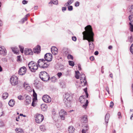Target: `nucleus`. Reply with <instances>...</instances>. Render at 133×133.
I'll return each mask as SVG.
<instances>
[{
	"label": "nucleus",
	"mask_w": 133,
	"mask_h": 133,
	"mask_svg": "<svg viewBox=\"0 0 133 133\" xmlns=\"http://www.w3.org/2000/svg\"><path fill=\"white\" fill-rule=\"evenodd\" d=\"M85 31L83 32V40H87L89 42V48L90 49L93 50L94 45L92 42L94 41V33L92 32V29L91 25H87L85 28Z\"/></svg>",
	"instance_id": "obj_1"
},
{
	"label": "nucleus",
	"mask_w": 133,
	"mask_h": 133,
	"mask_svg": "<svg viewBox=\"0 0 133 133\" xmlns=\"http://www.w3.org/2000/svg\"><path fill=\"white\" fill-rule=\"evenodd\" d=\"M45 59H39L37 63L38 66L41 68L45 69L48 68L50 64L49 62H50L52 60V55L49 53L45 54L44 56Z\"/></svg>",
	"instance_id": "obj_2"
},
{
	"label": "nucleus",
	"mask_w": 133,
	"mask_h": 133,
	"mask_svg": "<svg viewBox=\"0 0 133 133\" xmlns=\"http://www.w3.org/2000/svg\"><path fill=\"white\" fill-rule=\"evenodd\" d=\"M64 102L66 105V106L69 107L70 106V102L71 99L70 95L67 93L65 94L63 96Z\"/></svg>",
	"instance_id": "obj_3"
},
{
	"label": "nucleus",
	"mask_w": 133,
	"mask_h": 133,
	"mask_svg": "<svg viewBox=\"0 0 133 133\" xmlns=\"http://www.w3.org/2000/svg\"><path fill=\"white\" fill-rule=\"evenodd\" d=\"M39 76L41 79L43 81L45 82L47 81L50 78L49 74L45 71H42L40 72Z\"/></svg>",
	"instance_id": "obj_4"
},
{
	"label": "nucleus",
	"mask_w": 133,
	"mask_h": 133,
	"mask_svg": "<svg viewBox=\"0 0 133 133\" xmlns=\"http://www.w3.org/2000/svg\"><path fill=\"white\" fill-rule=\"evenodd\" d=\"M83 96H80L79 99V101L81 103L85 104L83 105L82 107L83 108L86 109L88 106V100L83 98Z\"/></svg>",
	"instance_id": "obj_5"
},
{
	"label": "nucleus",
	"mask_w": 133,
	"mask_h": 133,
	"mask_svg": "<svg viewBox=\"0 0 133 133\" xmlns=\"http://www.w3.org/2000/svg\"><path fill=\"white\" fill-rule=\"evenodd\" d=\"M81 83L83 86L87 84V81L85 75L82 74L80 76Z\"/></svg>",
	"instance_id": "obj_6"
},
{
	"label": "nucleus",
	"mask_w": 133,
	"mask_h": 133,
	"mask_svg": "<svg viewBox=\"0 0 133 133\" xmlns=\"http://www.w3.org/2000/svg\"><path fill=\"white\" fill-rule=\"evenodd\" d=\"M44 119V116L42 115L37 114L35 120L37 123H40Z\"/></svg>",
	"instance_id": "obj_7"
},
{
	"label": "nucleus",
	"mask_w": 133,
	"mask_h": 133,
	"mask_svg": "<svg viewBox=\"0 0 133 133\" xmlns=\"http://www.w3.org/2000/svg\"><path fill=\"white\" fill-rule=\"evenodd\" d=\"M26 68L25 66L21 68L18 71V74L20 75H23L26 73Z\"/></svg>",
	"instance_id": "obj_8"
},
{
	"label": "nucleus",
	"mask_w": 133,
	"mask_h": 133,
	"mask_svg": "<svg viewBox=\"0 0 133 133\" xmlns=\"http://www.w3.org/2000/svg\"><path fill=\"white\" fill-rule=\"evenodd\" d=\"M59 114L62 119L64 120L65 116L67 115L66 112L63 109L61 110L59 112Z\"/></svg>",
	"instance_id": "obj_9"
},
{
	"label": "nucleus",
	"mask_w": 133,
	"mask_h": 133,
	"mask_svg": "<svg viewBox=\"0 0 133 133\" xmlns=\"http://www.w3.org/2000/svg\"><path fill=\"white\" fill-rule=\"evenodd\" d=\"M43 100L47 103L50 102L51 100V98L48 95H45L42 97Z\"/></svg>",
	"instance_id": "obj_10"
},
{
	"label": "nucleus",
	"mask_w": 133,
	"mask_h": 133,
	"mask_svg": "<svg viewBox=\"0 0 133 133\" xmlns=\"http://www.w3.org/2000/svg\"><path fill=\"white\" fill-rule=\"evenodd\" d=\"M17 77L15 75H13L11 77L10 79V82L12 85H15L17 84Z\"/></svg>",
	"instance_id": "obj_11"
},
{
	"label": "nucleus",
	"mask_w": 133,
	"mask_h": 133,
	"mask_svg": "<svg viewBox=\"0 0 133 133\" xmlns=\"http://www.w3.org/2000/svg\"><path fill=\"white\" fill-rule=\"evenodd\" d=\"M6 53V51L4 47L0 46V54L2 55H5Z\"/></svg>",
	"instance_id": "obj_12"
},
{
	"label": "nucleus",
	"mask_w": 133,
	"mask_h": 133,
	"mask_svg": "<svg viewBox=\"0 0 133 133\" xmlns=\"http://www.w3.org/2000/svg\"><path fill=\"white\" fill-rule=\"evenodd\" d=\"M31 101V98L29 95H27L25 97V105H27L30 104Z\"/></svg>",
	"instance_id": "obj_13"
},
{
	"label": "nucleus",
	"mask_w": 133,
	"mask_h": 133,
	"mask_svg": "<svg viewBox=\"0 0 133 133\" xmlns=\"http://www.w3.org/2000/svg\"><path fill=\"white\" fill-rule=\"evenodd\" d=\"M24 54L26 55H32L33 54L32 50L29 49H25L24 50Z\"/></svg>",
	"instance_id": "obj_14"
},
{
	"label": "nucleus",
	"mask_w": 133,
	"mask_h": 133,
	"mask_svg": "<svg viewBox=\"0 0 133 133\" xmlns=\"http://www.w3.org/2000/svg\"><path fill=\"white\" fill-rule=\"evenodd\" d=\"M51 51L52 54L54 55L57 54L58 52V49L55 46H52L51 48Z\"/></svg>",
	"instance_id": "obj_15"
},
{
	"label": "nucleus",
	"mask_w": 133,
	"mask_h": 133,
	"mask_svg": "<svg viewBox=\"0 0 133 133\" xmlns=\"http://www.w3.org/2000/svg\"><path fill=\"white\" fill-rule=\"evenodd\" d=\"M24 87L25 89L27 91H32V90L31 87L27 84H26L25 83H24Z\"/></svg>",
	"instance_id": "obj_16"
},
{
	"label": "nucleus",
	"mask_w": 133,
	"mask_h": 133,
	"mask_svg": "<svg viewBox=\"0 0 133 133\" xmlns=\"http://www.w3.org/2000/svg\"><path fill=\"white\" fill-rule=\"evenodd\" d=\"M41 47L40 46L38 45L36 47L34 48V53H38L41 51Z\"/></svg>",
	"instance_id": "obj_17"
},
{
	"label": "nucleus",
	"mask_w": 133,
	"mask_h": 133,
	"mask_svg": "<svg viewBox=\"0 0 133 133\" xmlns=\"http://www.w3.org/2000/svg\"><path fill=\"white\" fill-rule=\"evenodd\" d=\"M69 49L66 48H64L62 50V52L64 53L65 55H67L69 52Z\"/></svg>",
	"instance_id": "obj_18"
},
{
	"label": "nucleus",
	"mask_w": 133,
	"mask_h": 133,
	"mask_svg": "<svg viewBox=\"0 0 133 133\" xmlns=\"http://www.w3.org/2000/svg\"><path fill=\"white\" fill-rule=\"evenodd\" d=\"M81 122H84L86 123L87 122V116L85 115L83 116L81 119Z\"/></svg>",
	"instance_id": "obj_19"
},
{
	"label": "nucleus",
	"mask_w": 133,
	"mask_h": 133,
	"mask_svg": "<svg viewBox=\"0 0 133 133\" xmlns=\"http://www.w3.org/2000/svg\"><path fill=\"white\" fill-rule=\"evenodd\" d=\"M110 117V115L108 114H107L106 115L105 121V122L106 125H107V124L108 123L109 121V119Z\"/></svg>",
	"instance_id": "obj_20"
},
{
	"label": "nucleus",
	"mask_w": 133,
	"mask_h": 133,
	"mask_svg": "<svg viewBox=\"0 0 133 133\" xmlns=\"http://www.w3.org/2000/svg\"><path fill=\"white\" fill-rule=\"evenodd\" d=\"M38 68V65H36L32 67L31 68H29V69L32 72H35Z\"/></svg>",
	"instance_id": "obj_21"
},
{
	"label": "nucleus",
	"mask_w": 133,
	"mask_h": 133,
	"mask_svg": "<svg viewBox=\"0 0 133 133\" xmlns=\"http://www.w3.org/2000/svg\"><path fill=\"white\" fill-rule=\"evenodd\" d=\"M41 108L42 111H45L46 110L47 107L45 105L42 104L41 106Z\"/></svg>",
	"instance_id": "obj_22"
},
{
	"label": "nucleus",
	"mask_w": 133,
	"mask_h": 133,
	"mask_svg": "<svg viewBox=\"0 0 133 133\" xmlns=\"http://www.w3.org/2000/svg\"><path fill=\"white\" fill-rule=\"evenodd\" d=\"M74 129L73 127L72 126H70L68 128V131L70 133H72L74 130Z\"/></svg>",
	"instance_id": "obj_23"
},
{
	"label": "nucleus",
	"mask_w": 133,
	"mask_h": 133,
	"mask_svg": "<svg viewBox=\"0 0 133 133\" xmlns=\"http://www.w3.org/2000/svg\"><path fill=\"white\" fill-rule=\"evenodd\" d=\"M74 0H69L65 4L64 6H67L68 5H70L74 2Z\"/></svg>",
	"instance_id": "obj_24"
},
{
	"label": "nucleus",
	"mask_w": 133,
	"mask_h": 133,
	"mask_svg": "<svg viewBox=\"0 0 133 133\" xmlns=\"http://www.w3.org/2000/svg\"><path fill=\"white\" fill-rule=\"evenodd\" d=\"M14 102L12 99H11L8 103L9 105L11 107H13L14 105Z\"/></svg>",
	"instance_id": "obj_25"
},
{
	"label": "nucleus",
	"mask_w": 133,
	"mask_h": 133,
	"mask_svg": "<svg viewBox=\"0 0 133 133\" xmlns=\"http://www.w3.org/2000/svg\"><path fill=\"white\" fill-rule=\"evenodd\" d=\"M54 4L57 5L58 4V1L57 0H52L49 3V4Z\"/></svg>",
	"instance_id": "obj_26"
},
{
	"label": "nucleus",
	"mask_w": 133,
	"mask_h": 133,
	"mask_svg": "<svg viewBox=\"0 0 133 133\" xmlns=\"http://www.w3.org/2000/svg\"><path fill=\"white\" fill-rule=\"evenodd\" d=\"M8 95V94L7 93L5 92L3 94L2 98L4 99H5L7 98Z\"/></svg>",
	"instance_id": "obj_27"
},
{
	"label": "nucleus",
	"mask_w": 133,
	"mask_h": 133,
	"mask_svg": "<svg viewBox=\"0 0 133 133\" xmlns=\"http://www.w3.org/2000/svg\"><path fill=\"white\" fill-rule=\"evenodd\" d=\"M35 64V63H34L33 61H31L28 64V66L29 68H30L32 66V65Z\"/></svg>",
	"instance_id": "obj_28"
},
{
	"label": "nucleus",
	"mask_w": 133,
	"mask_h": 133,
	"mask_svg": "<svg viewBox=\"0 0 133 133\" xmlns=\"http://www.w3.org/2000/svg\"><path fill=\"white\" fill-rule=\"evenodd\" d=\"M24 119V118L22 116H18V118H17V121H23Z\"/></svg>",
	"instance_id": "obj_29"
},
{
	"label": "nucleus",
	"mask_w": 133,
	"mask_h": 133,
	"mask_svg": "<svg viewBox=\"0 0 133 133\" xmlns=\"http://www.w3.org/2000/svg\"><path fill=\"white\" fill-rule=\"evenodd\" d=\"M27 20V18H26V16L24 18L21 19V20L19 22H20L22 23H23L25 21Z\"/></svg>",
	"instance_id": "obj_30"
},
{
	"label": "nucleus",
	"mask_w": 133,
	"mask_h": 133,
	"mask_svg": "<svg viewBox=\"0 0 133 133\" xmlns=\"http://www.w3.org/2000/svg\"><path fill=\"white\" fill-rule=\"evenodd\" d=\"M129 24L130 25V30L131 32H133V25L132 24L131 22L129 23Z\"/></svg>",
	"instance_id": "obj_31"
},
{
	"label": "nucleus",
	"mask_w": 133,
	"mask_h": 133,
	"mask_svg": "<svg viewBox=\"0 0 133 133\" xmlns=\"http://www.w3.org/2000/svg\"><path fill=\"white\" fill-rule=\"evenodd\" d=\"M24 131L22 129L19 128L17 129V133H24Z\"/></svg>",
	"instance_id": "obj_32"
},
{
	"label": "nucleus",
	"mask_w": 133,
	"mask_h": 133,
	"mask_svg": "<svg viewBox=\"0 0 133 133\" xmlns=\"http://www.w3.org/2000/svg\"><path fill=\"white\" fill-rule=\"evenodd\" d=\"M76 75H75V77L77 79H78L79 78V71H76Z\"/></svg>",
	"instance_id": "obj_33"
},
{
	"label": "nucleus",
	"mask_w": 133,
	"mask_h": 133,
	"mask_svg": "<svg viewBox=\"0 0 133 133\" xmlns=\"http://www.w3.org/2000/svg\"><path fill=\"white\" fill-rule=\"evenodd\" d=\"M129 19L131 23V22H133V15H130L129 17Z\"/></svg>",
	"instance_id": "obj_34"
},
{
	"label": "nucleus",
	"mask_w": 133,
	"mask_h": 133,
	"mask_svg": "<svg viewBox=\"0 0 133 133\" xmlns=\"http://www.w3.org/2000/svg\"><path fill=\"white\" fill-rule=\"evenodd\" d=\"M17 98L18 99L20 100H23L24 99V97L21 95L18 96L17 97Z\"/></svg>",
	"instance_id": "obj_35"
},
{
	"label": "nucleus",
	"mask_w": 133,
	"mask_h": 133,
	"mask_svg": "<svg viewBox=\"0 0 133 133\" xmlns=\"http://www.w3.org/2000/svg\"><path fill=\"white\" fill-rule=\"evenodd\" d=\"M51 80L52 82H55L56 81V78L55 77H52L51 78Z\"/></svg>",
	"instance_id": "obj_36"
},
{
	"label": "nucleus",
	"mask_w": 133,
	"mask_h": 133,
	"mask_svg": "<svg viewBox=\"0 0 133 133\" xmlns=\"http://www.w3.org/2000/svg\"><path fill=\"white\" fill-rule=\"evenodd\" d=\"M16 49L17 48L16 47L12 48H11V49L13 52L14 54H17Z\"/></svg>",
	"instance_id": "obj_37"
},
{
	"label": "nucleus",
	"mask_w": 133,
	"mask_h": 133,
	"mask_svg": "<svg viewBox=\"0 0 133 133\" xmlns=\"http://www.w3.org/2000/svg\"><path fill=\"white\" fill-rule=\"evenodd\" d=\"M19 47L20 48V50L21 52L23 53L24 51V48L21 45H19Z\"/></svg>",
	"instance_id": "obj_38"
},
{
	"label": "nucleus",
	"mask_w": 133,
	"mask_h": 133,
	"mask_svg": "<svg viewBox=\"0 0 133 133\" xmlns=\"http://www.w3.org/2000/svg\"><path fill=\"white\" fill-rule=\"evenodd\" d=\"M67 58L69 59H73V56L69 54H68Z\"/></svg>",
	"instance_id": "obj_39"
},
{
	"label": "nucleus",
	"mask_w": 133,
	"mask_h": 133,
	"mask_svg": "<svg viewBox=\"0 0 133 133\" xmlns=\"http://www.w3.org/2000/svg\"><path fill=\"white\" fill-rule=\"evenodd\" d=\"M40 128L42 131H44L45 129V127L44 125H42L40 126Z\"/></svg>",
	"instance_id": "obj_40"
},
{
	"label": "nucleus",
	"mask_w": 133,
	"mask_h": 133,
	"mask_svg": "<svg viewBox=\"0 0 133 133\" xmlns=\"http://www.w3.org/2000/svg\"><path fill=\"white\" fill-rule=\"evenodd\" d=\"M69 62L70 65L72 66H73L74 65V63L73 61H69Z\"/></svg>",
	"instance_id": "obj_41"
},
{
	"label": "nucleus",
	"mask_w": 133,
	"mask_h": 133,
	"mask_svg": "<svg viewBox=\"0 0 133 133\" xmlns=\"http://www.w3.org/2000/svg\"><path fill=\"white\" fill-rule=\"evenodd\" d=\"M130 50L131 52L133 54V43L130 46Z\"/></svg>",
	"instance_id": "obj_42"
},
{
	"label": "nucleus",
	"mask_w": 133,
	"mask_h": 133,
	"mask_svg": "<svg viewBox=\"0 0 133 133\" xmlns=\"http://www.w3.org/2000/svg\"><path fill=\"white\" fill-rule=\"evenodd\" d=\"M128 39H129V41L130 43H131L133 42V41L132 38L131 36H129L128 37Z\"/></svg>",
	"instance_id": "obj_43"
},
{
	"label": "nucleus",
	"mask_w": 133,
	"mask_h": 133,
	"mask_svg": "<svg viewBox=\"0 0 133 133\" xmlns=\"http://www.w3.org/2000/svg\"><path fill=\"white\" fill-rule=\"evenodd\" d=\"M84 91L85 93L86 96L87 97H88V93L87 91V88H86L84 89Z\"/></svg>",
	"instance_id": "obj_44"
},
{
	"label": "nucleus",
	"mask_w": 133,
	"mask_h": 133,
	"mask_svg": "<svg viewBox=\"0 0 133 133\" xmlns=\"http://www.w3.org/2000/svg\"><path fill=\"white\" fill-rule=\"evenodd\" d=\"M130 13L133 14V5H132L130 6Z\"/></svg>",
	"instance_id": "obj_45"
},
{
	"label": "nucleus",
	"mask_w": 133,
	"mask_h": 133,
	"mask_svg": "<svg viewBox=\"0 0 133 133\" xmlns=\"http://www.w3.org/2000/svg\"><path fill=\"white\" fill-rule=\"evenodd\" d=\"M21 56H17V61L19 62H21L22 61L21 59L20 58Z\"/></svg>",
	"instance_id": "obj_46"
},
{
	"label": "nucleus",
	"mask_w": 133,
	"mask_h": 133,
	"mask_svg": "<svg viewBox=\"0 0 133 133\" xmlns=\"http://www.w3.org/2000/svg\"><path fill=\"white\" fill-rule=\"evenodd\" d=\"M3 108H0V116H2L3 114Z\"/></svg>",
	"instance_id": "obj_47"
},
{
	"label": "nucleus",
	"mask_w": 133,
	"mask_h": 133,
	"mask_svg": "<svg viewBox=\"0 0 133 133\" xmlns=\"http://www.w3.org/2000/svg\"><path fill=\"white\" fill-rule=\"evenodd\" d=\"M57 75L58 77L59 78H60L62 75V74L61 72H59L57 74Z\"/></svg>",
	"instance_id": "obj_48"
},
{
	"label": "nucleus",
	"mask_w": 133,
	"mask_h": 133,
	"mask_svg": "<svg viewBox=\"0 0 133 133\" xmlns=\"http://www.w3.org/2000/svg\"><path fill=\"white\" fill-rule=\"evenodd\" d=\"M68 10L69 11H71L73 9V7L72 6H69L68 7Z\"/></svg>",
	"instance_id": "obj_49"
},
{
	"label": "nucleus",
	"mask_w": 133,
	"mask_h": 133,
	"mask_svg": "<svg viewBox=\"0 0 133 133\" xmlns=\"http://www.w3.org/2000/svg\"><path fill=\"white\" fill-rule=\"evenodd\" d=\"M36 99V98H34L33 99V100H32V106L34 107L35 106V103H34V102H35V100Z\"/></svg>",
	"instance_id": "obj_50"
},
{
	"label": "nucleus",
	"mask_w": 133,
	"mask_h": 133,
	"mask_svg": "<svg viewBox=\"0 0 133 133\" xmlns=\"http://www.w3.org/2000/svg\"><path fill=\"white\" fill-rule=\"evenodd\" d=\"M79 2L77 1L76 2L75 4V5L76 6H79Z\"/></svg>",
	"instance_id": "obj_51"
},
{
	"label": "nucleus",
	"mask_w": 133,
	"mask_h": 133,
	"mask_svg": "<svg viewBox=\"0 0 133 133\" xmlns=\"http://www.w3.org/2000/svg\"><path fill=\"white\" fill-rule=\"evenodd\" d=\"M28 2L26 0H23L22 1V3L24 4H25L28 3Z\"/></svg>",
	"instance_id": "obj_52"
},
{
	"label": "nucleus",
	"mask_w": 133,
	"mask_h": 133,
	"mask_svg": "<svg viewBox=\"0 0 133 133\" xmlns=\"http://www.w3.org/2000/svg\"><path fill=\"white\" fill-rule=\"evenodd\" d=\"M114 105V103L112 102H111L110 103V107L111 108H112Z\"/></svg>",
	"instance_id": "obj_53"
},
{
	"label": "nucleus",
	"mask_w": 133,
	"mask_h": 133,
	"mask_svg": "<svg viewBox=\"0 0 133 133\" xmlns=\"http://www.w3.org/2000/svg\"><path fill=\"white\" fill-rule=\"evenodd\" d=\"M4 125V124L2 121H0V126L2 127Z\"/></svg>",
	"instance_id": "obj_54"
},
{
	"label": "nucleus",
	"mask_w": 133,
	"mask_h": 133,
	"mask_svg": "<svg viewBox=\"0 0 133 133\" xmlns=\"http://www.w3.org/2000/svg\"><path fill=\"white\" fill-rule=\"evenodd\" d=\"M72 39L74 41H76V38L75 36H73L72 37Z\"/></svg>",
	"instance_id": "obj_55"
},
{
	"label": "nucleus",
	"mask_w": 133,
	"mask_h": 133,
	"mask_svg": "<svg viewBox=\"0 0 133 133\" xmlns=\"http://www.w3.org/2000/svg\"><path fill=\"white\" fill-rule=\"evenodd\" d=\"M85 129H86V130L87 131L89 129V127H88V125H86L85 126Z\"/></svg>",
	"instance_id": "obj_56"
},
{
	"label": "nucleus",
	"mask_w": 133,
	"mask_h": 133,
	"mask_svg": "<svg viewBox=\"0 0 133 133\" xmlns=\"http://www.w3.org/2000/svg\"><path fill=\"white\" fill-rule=\"evenodd\" d=\"M90 59L91 61H93L94 60V58L93 56H91L90 58Z\"/></svg>",
	"instance_id": "obj_57"
},
{
	"label": "nucleus",
	"mask_w": 133,
	"mask_h": 133,
	"mask_svg": "<svg viewBox=\"0 0 133 133\" xmlns=\"http://www.w3.org/2000/svg\"><path fill=\"white\" fill-rule=\"evenodd\" d=\"M86 130L85 129H83L82 131V133H86Z\"/></svg>",
	"instance_id": "obj_58"
},
{
	"label": "nucleus",
	"mask_w": 133,
	"mask_h": 133,
	"mask_svg": "<svg viewBox=\"0 0 133 133\" xmlns=\"http://www.w3.org/2000/svg\"><path fill=\"white\" fill-rule=\"evenodd\" d=\"M98 54V52L97 51H96L94 52V54L95 55H97Z\"/></svg>",
	"instance_id": "obj_59"
},
{
	"label": "nucleus",
	"mask_w": 133,
	"mask_h": 133,
	"mask_svg": "<svg viewBox=\"0 0 133 133\" xmlns=\"http://www.w3.org/2000/svg\"><path fill=\"white\" fill-rule=\"evenodd\" d=\"M19 116H22V117H26V116L25 115H23V114H20Z\"/></svg>",
	"instance_id": "obj_60"
},
{
	"label": "nucleus",
	"mask_w": 133,
	"mask_h": 133,
	"mask_svg": "<svg viewBox=\"0 0 133 133\" xmlns=\"http://www.w3.org/2000/svg\"><path fill=\"white\" fill-rule=\"evenodd\" d=\"M66 8L65 7H63L62 8V10L63 11H65L66 10Z\"/></svg>",
	"instance_id": "obj_61"
},
{
	"label": "nucleus",
	"mask_w": 133,
	"mask_h": 133,
	"mask_svg": "<svg viewBox=\"0 0 133 133\" xmlns=\"http://www.w3.org/2000/svg\"><path fill=\"white\" fill-rule=\"evenodd\" d=\"M33 95L34 97H36L37 95L35 92H34L33 93Z\"/></svg>",
	"instance_id": "obj_62"
},
{
	"label": "nucleus",
	"mask_w": 133,
	"mask_h": 133,
	"mask_svg": "<svg viewBox=\"0 0 133 133\" xmlns=\"http://www.w3.org/2000/svg\"><path fill=\"white\" fill-rule=\"evenodd\" d=\"M2 102L0 101V108H2Z\"/></svg>",
	"instance_id": "obj_63"
},
{
	"label": "nucleus",
	"mask_w": 133,
	"mask_h": 133,
	"mask_svg": "<svg viewBox=\"0 0 133 133\" xmlns=\"http://www.w3.org/2000/svg\"><path fill=\"white\" fill-rule=\"evenodd\" d=\"M78 69L79 70H81V66L80 65H78Z\"/></svg>",
	"instance_id": "obj_64"
}]
</instances>
